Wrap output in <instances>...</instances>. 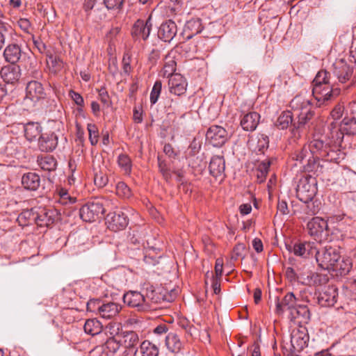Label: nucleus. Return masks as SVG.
I'll return each instance as SVG.
<instances>
[{"label": "nucleus", "instance_id": "f257e3e1", "mask_svg": "<svg viewBox=\"0 0 356 356\" xmlns=\"http://www.w3.org/2000/svg\"><path fill=\"white\" fill-rule=\"evenodd\" d=\"M314 102L312 99L306 98L302 95H296L290 102V106L298 116V121L293 118L291 111L282 112L277 119L275 126L280 129H285L289 125L293 129H299L303 128L308 122L313 118L312 111Z\"/></svg>", "mask_w": 356, "mask_h": 356}, {"label": "nucleus", "instance_id": "f03ea898", "mask_svg": "<svg viewBox=\"0 0 356 356\" xmlns=\"http://www.w3.org/2000/svg\"><path fill=\"white\" fill-rule=\"evenodd\" d=\"M334 140L325 142L323 140L314 139L310 141L311 148L316 151V153L325 161L339 163L344 159V153L337 147Z\"/></svg>", "mask_w": 356, "mask_h": 356}, {"label": "nucleus", "instance_id": "7ed1b4c3", "mask_svg": "<svg viewBox=\"0 0 356 356\" xmlns=\"http://www.w3.org/2000/svg\"><path fill=\"white\" fill-rule=\"evenodd\" d=\"M111 204V201L106 197H95L81 207L80 217L83 221L94 222L104 215Z\"/></svg>", "mask_w": 356, "mask_h": 356}, {"label": "nucleus", "instance_id": "20e7f679", "mask_svg": "<svg viewBox=\"0 0 356 356\" xmlns=\"http://www.w3.org/2000/svg\"><path fill=\"white\" fill-rule=\"evenodd\" d=\"M330 135L335 143H341L343 136L354 135L356 134V118L353 116H346L338 124L332 122L330 124Z\"/></svg>", "mask_w": 356, "mask_h": 356}, {"label": "nucleus", "instance_id": "39448f33", "mask_svg": "<svg viewBox=\"0 0 356 356\" xmlns=\"http://www.w3.org/2000/svg\"><path fill=\"white\" fill-rule=\"evenodd\" d=\"M314 254L318 266L323 270L329 271L341 259L340 250L337 246L326 245L319 250L316 248Z\"/></svg>", "mask_w": 356, "mask_h": 356}, {"label": "nucleus", "instance_id": "423d86ee", "mask_svg": "<svg viewBox=\"0 0 356 356\" xmlns=\"http://www.w3.org/2000/svg\"><path fill=\"white\" fill-rule=\"evenodd\" d=\"M309 334L306 327H300L293 330L291 334V344L289 348H285L286 356H300V353L307 346Z\"/></svg>", "mask_w": 356, "mask_h": 356}, {"label": "nucleus", "instance_id": "0eeeda50", "mask_svg": "<svg viewBox=\"0 0 356 356\" xmlns=\"http://www.w3.org/2000/svg\"><path fill=\"white\" fill-rule=\"evenodd\" d=\"M316 178L312 175L302 177L297 185L296 195L305 203L312 201L317 192Z\"/></svg>", "mask_w": 356, "mask_h": 356}, {"label": "nucleus", "instance_id": "6e6552de", "mask_svg": "<svg viewBox=\"0 0 356 356\" xmlns=\"http://www.w3.org/2000/svg\"><path fill=\"white\" fill-rule=\"evenodd\" d=\"M340 93L339 88H334L330 84L314 87L312 95L314 98L316 106H321L326 102L337 97Z\"/></svg>", "mask_w": 356, "mask_h": 356}, {"label": "nucleus", "instance_id": "1a4fd4ad", "mask_svg": "<svg viewBox=\"0 0 356 356\" xmlns=\"http://www.w3.org/2000/svg\"><path fill=\"white\" fill-rule=\"evenodd\" d=\"M327 221L318 217L314 218L307 223L309 234L319 243L327 239Z\"/></svg>", "mask_w": 356, "mask_h": 356}, {"label": "nucleus", "instance_id": "9d476101", "mask_svg": "<svg viewBox=\"0 0 356 356\" xmlns=\"http://www.w3.org/2000/svg\"><path fill=\"white\" fill-rule=\"evenodd\" d=\"M314 245V243L300 240L285 243L286 248L290 253L302 259H306L315 253L316 248Z\"/></svg>", "mask_w": 356, "mask_h": 356}, {"label": "nucleus", "instance_id": "9b49d317", "mask_svg": "<svg viewBox=\"0 0 356 356\" xmlns=\"http://www.w3.org/2000/svg\"><path fill=\"white\" fill-rule=\"evenodd\" d=\"M207 140L214 147H221L228 139L226 129L220 126H211L206 134Z\"/></svg>", "mask_w": 356, "mask_h": 356}, {"label": "nucleus", "instance_id": "f8f14e48", "mask_svg": "<svg viewBox=\"0 0 356 356\" xmlns=\"http://www.w3.org/2000/svg\"><path fill=\"white\" fill-rule=\"evenodd\" d=\"M106 222L110 230L118 232L124 229L127 226L128 218L122 211H116L107 215Z\"/></svg>", "mask_w": 356, "mask_h": 356}, {"label": "nucleus", "instance_id": "ddd939ff", "mask_svg": "<svg viewBox=\"0 0 356 356\" xmlns=\"http://www.w3.org/2000/svg\"><path fill=\"white\" fill-rule=\"evenodd\" d=\"M45 97L46 92L40 82L31 81L27 83L26 87V99H30L33 103H36L44 99Z\"/></svg>", "mask_w": 356, "mask_h": 356}, {"label": "nucleus", "instance_id": "4468645a", "mask_svg": "<svg viewBox=\"0 0 356 356\" xmlns=\"http://www.w3.org/2000/svg\"><path fill=\"white\" fill-rule=\"evenodd\" d=\"M123 301L129 307L137 308L138 311H147L142 290L140 292L131 291L126 293L123 296Z\"/></svg>", "mask_w": 356, "mask_h": 356}, {"label": "nucleus", "instance_id": "2eb2a0df", "mask_svg": "<svg viewBox=\"0 0 356 356\" xmlns=\"http://www.w3.org/2000/svg\"><path fill=\"white\" fill-rule=\"evenodd\" d=\"M147 311L153 309L152 305L160 302L163 300V296L158 292L155 287L149 283H145L141 288Z\"/></svg>", "mask_w": 356, "mask_h": 356}, {"label": "nucleus", "instance_id": "dca6fc26", "mask_svg": "<svg viewBox=\"0 0 356 356\" xmlns=\"http://www.w3.org/2000/svg\"><path fill=\"white\" fill-rule=\"evenodd\" d=\"M58 140L57 135L53 131L42 133L38 138V147L42 152H52L58 145Z\"/></svg>", "mask_w": 356, "mask_h": 356}, {"label": "nucleus", "instance_id": "f3484780", "mask_svg": "<svg viewBox=\"0 0 356 356\" xmlns=\"http://www.w3.org/2000/svg\"><path fill=\"white\" fill-rule=\"evenodd\" d=\"M177 33V26L176 23L168 19L163 22L158 30V37L165 42H171Z\"/></svg>", "mask_w": 356, "mask_h": 356}, {"label": "nucleus", "instance_id": "a211bd4d", "mask_svg": "<svg viewBox=\"0 0 356 356\" xmlns=\"http://www.w3.org/2000/svg\"><path fill=\"white\" fill-rule=\"evenodd\" d=\"M186 79L180 74L172 75L168 80V87L170 93L177 96L184 95L187 88Z\"/></svg>", "mask_w": 356, "mask_h": 356}, {"label": "nucleus", "instance_id": "6ab92c4d", "mask_svg": "<svg viewBox=\"0 0 356 356\" xmlns=\"http://www.w3.org/2000/svg\"><path fill=\"white\" fill-rule=\"evenodd\" d=\"M296 305L297 300L293 293L289 292L281 300L279 298H276L275 312L277 314H282L288 311L290 314Z\"/></svg>", "mask_w": 356, "mask_h": 356}, {"label": "nucleus", "instance_id": "aec40b11", "mask_svg": "<svg viewBox=\"0 0 356 356\" xmlns=\"http://www.w3.org/2000/svg\"><path fill=\"white\" fill-rule=\"evenodd\" d=\"M209 172L216 179L220 181L225 178V162L223 156H213L209 165Z\"/></svg>", "mask_w": 356, "mask_h": 356}, {"label": "nucleus", "instance_id": "412c9836", "mask_svg": "<svg viewBox=\"0 0 356 356\" xmlns=\"http://www.w3.org/2000/svg\"><path fill=\"white\" fill-rule=\"evenodd\" d=\"M338 289L334 286H328L320 293L318 301L323 307H332L337 302Z\"/></svg>", "mask_w": 356, "mask_h": 356}, {"label": "nucleus", "instance_id": "4be33fe9", "mask_svg": "<svg viewBox=\"0 0 356 356\" xmlns=\"http://www.w3.org/2000/svg\"><path fill=\"white\" fill-rule=\"evenodd\" d=\"M0 74L6 83L14 84L21 76V69L19 65L15 64L8 65L1 68Z\"/></svg>", "mask_w": 356, "mask_h": 356}, {"label": "nucleus", "instance_id": "5701e85b", "mask_svg": "<svg viewBox=\"0 0 356 356\" xmlns=\"http://www.w3.org/2000/svg\"><path fill=\"white\" fill-rule=\"evenodd\" d=\"M177 54V52L176 51L171 50L165 56L163 67L160 72V76L169 79L176 74L177 62L175 58Z\"/></svg>", "mask_w": 356, "mask_h": 356}, {"label": "nucleus", "instance_id": "b1692460", "mask_svg": "<svg viewBox=\"0 0 356 356\" xmlns=\"http://www.w3.org/2000/svg\"><path fill=\"white\" fill-rule=\"evenodd\" d=\"M151 28L152 24L149 19L146 22L138 20L132 28L131 35L136 40H146L149 35Z\"/></svg>", "mask_w": 356, "mask_h": 356}, {"label": "nucleus", "instance_id": "393cba45", "mask_svg": "<svg viewBox=\"0 0 356 356\" xmlns=\"http://www.w3.org/2000/svg\"><path fill=\"white\" fill-rule=\"evenodd\" d=\"M289 318L298 323H307L310 320V312L306 305H296L289 314Z\"/></svg>", "mask_w": 356, "mask_h": 356}, {"label": "nucleus", "instance_id": "a878e982", "mask_svg": "<svg viewBox=\"0 0 356 356\" xmlns=\"http://www.w3.org/2000/svg\"><path fill=\"white\" fill-rule=\"evenodd\" d=\"M34 220L40 227H49L54 222L55 211L45 208L40 209L35 213Z\"/></svg>", "mask_w": 356, "mask_h": 356}, {"label": "nucleus", "instance_id": "bb28decb", "mask_svg": "<svg viewBox=\"0 0 356 356\" xmlns=\"http://www.w3.org/2000/svg\"><path fill=\"white\" fill-rule=\"evenodd\" d=\"M42 179L35 172H27L22 177V185L26 191H36L41 186Z\"/></svg>", "mask_w": 356, "mask_h": 356}, {"label": "nucleus", "instance_id": "cd10ccee", "mask_svg": "<svg viewBox=\"0 0 356 356\" xmlns=\"http://www.w3.org/2000/svg\"><path fill=\"white\" fill-rule=\"evenodd\" d=\"M260 120V115L257 112L244 114L241 119V126L243 130L253 131L257 127Z\"/></svg>", "mask_w": 356, "mask_h": 356}, {"label": "nucleus", "instance_id": "c85d7f7f", "mask_svg": "<svg viewBox=\"0 0 356 356\" xmlns=\"http://www.w3.org/2000/svg\"><path fill=\"white\" fill-rule=\"evenodd\" d=\"M202 20L200 18H193L188 20L185 24L184 33L187 40H190L194 35L202 31Z\"/></svg>", "mask_w": 356, "mask_h": 356}, {"label": "nucleus", "instance_id": "c756f323", "mask_svg": "<svg viewBox=\"0 0 356 356\" xmlns=\"http://www.w3.org/2000/svg\"><path fill=\"white\" fill-rule=\"evenodd\" d=\"M42 127L40 123L29 122L24 125L25 138L30 142L35 140L42 134Z\"/></svg>", "mask_w": 356, "mask_h": 356}, {"label": "nucleus", "instance_id": "7c9ffc66", "mask_svg": "<svg viewBox=\"0 0 356 356\" xmlns=\"http://www.w3.org/2000/svg\"><path fill=\"white\" fill-rule=\"evenodd\" d=\"M22 56L20 47L16 44H10L4 49L3 56L5 60L11 64L17 63Z\"/></svg>", "mask_w": 356, "mask_h": 356}, {"label": "nucleus", "instance_id": "2f4dec72", "mask_svg": "<svg viewBox=\"0 0 356 356\" xmlns=\"http://www.w3.org/2000/svg\"><path fill=\"white\" fill-rule=\"evenodd\" d=\"M320 159H321V156L317 154L309 156L307 160V163L303 165V170L318 175L319 173L323 172V165L319 163Z\"/></svg>", "mask_w": 356, "mask_h": 356}, {"label": "nucleus", "instance_id": "473e14b6", "mask_svg": "<svg viewBox=\"0 0 356 356\" xmlns=\"http://www.w3.org/2000/svg\"><path fill=\"white\" fill-rule=\"evenodd\" d=\"M316 151L313 150L310 147V143L307 145L295 149L291 154V159L302 163L304 160L308 159L309 156L315 154Z\"/></svg>", "mask_w": 356, "mask_h": 356}, {"label": "nucleus", "instance_id": "72a5a7b5", "mask_svg": "<svg viewBox=\"0 0 356 356\" xmlns=\"http://www.w3.org/2000/svg\"><path fill=\"white\" fill-rule=\"evenodd\" d=\"M121 309V305L118 303L114 302H104L103 301L99 315L104 318H111L116 316Z\"/></svg>", "mask_w": 356, "mask_h": 356}, {"label": "nucleus", "instance_id": "f704fd0d", "mask_svg": "<svg viewBox=\"0 0 356 356\" xmlns=\"http://www.w3.org/2000/svg\"><path fill=\"white\" fill-rule=\"evenodd\" d=\"M250 148L257 154H264L269 146V139L266 135L259 134L257 136V141L250 143Z\"/></svg>", "mask_w": 356, "mask_h": 356}, {"label": "nucleus", "instance_id": "c9c22d12", "mask_svg": "<svg viewBox=\"0 0 356 356\" xmlns=\"http://www.w3.org/2000/svg\"><path fill=\"white\" fill-rule=\"evenodd\" d=\"M165 346L172 353H178L182 347L179 336L175 332H169L165 337Z\"/></svg>", "mask_w": 356, "mask_h": 356}, {"label": "nucleus", "instance_id": "e433bc0d", "mask_svg": "<svg viewBox=\"0 0 356 356\" xmlns=\"http://www.w3.org/2000/svg\"><path fill=\"white\" fill-rule=\"evenodd\" d=\"M334 264V268H332L331 270L341 276L348 274L352 268V262L349 258L341 257L340 260L337 261Z\"/></svg>", "mask_w": 356, "mask_h": 356}, {"label": "nucleus", "instance_id": "4c0bfd02", "mask_svg": "<svg viewBox=\"0 0 356 356\" xmlns=\"http://www.w3.org/2000/svg\"><path fill=\"white\" fill-rule=\"evenodd\" d=\"M121 343L127 348H134L139 342L138 334L134 331L122 332Z\"/></svg>", "mask_w": 356, "mask_h": 356}, {"label": "nucleus", "instance_id": "58836bf2", "mask_svg": "<svg viewBox=\"0 0 356 356\" xmlns=\"http://www.w3.org/2000/svg\"><path fill=\"white\" fill-rule=\"evenodd\" d=\"M37 162L43 170L54 171L57 167L56 159L52 155L38 156Z\"/></svg>", "mask_w": 356, "mask_h": 356}, {"label": "nucleus", "instance_id": "ea45409f", "mask_svg": "<svg viewBox=\"0 0 356 356\" xmlns=\"http://www.w3.org/2000/svg\"><path fill=\"white\" fill-rule=\"evenodd\" d=\"M86 334L95 336L102 332L103 326L97 318L88 319L83 326Z\"/></svg>", "mask_w": 356, "mask_h": 356}, {"label": "nucleus", "instance_id": "a19ab883", "mask_svg": "<svg viewBox=\"0 0 356 356\" xmlns=\"http://www.w3.org/2000/svg\"><path fill=\"white\" fill-rule=\"evenodd\" d=\"M270 165V159H266L258 164L255 170L257 182L263 183L266 180Z\"/></svg>", "mask_w": 356, "mask_h": 356}, {"label": "nucleus", "instance_id": "79ce46f5", "mask_svg": "<svg viewBox=\"0 0 356 356\" xmlns=\"http://www.w3.org/2000/svg\"><path fill=\"white\" fill-rule=\"evenodd\" d=\"M142 356H159V347L148 340L143 341L140 346Z\"/></svg>", "mask_w": 356, "mask_h": 356}, {"label": "nucleus", "instance_id": "37998d69", "mask_svg": "<svg viewBox=\"0 0 356 356\" xmlns=\"http://www.w3.org/2000/svg\"><path fill=\"white\" fill-rule=\"evenodd\" d=\"M334 73L337 76L339 81L344 83L352 76L353 69L346 64H342L341 67H336Z\"/></svg>", "mask_w": 356, "mask_h": 356}, {"label": "nucleus", "instance_id": "c03bdc74", "mask_svg": "<svg viewBox=\"0 0 356 356\" xmlns=\"http://www.w3.org/2000/svg\"><path fill=\"white\" fill-rule=\"evenodd\" d=\"M188 165L197 172H202L207 166V161H204V154L195 155L187 157Z\"/></svg>", "mask_w": 356, "mask_h": 356}, {"label": "nucleus", "instance_id": "a18cd8bd", "mask_svg": "<svg viewBox=\"0 0 356 356\" xmlns=\"http://www.w3.org/2000/svg\"><path fill=\"white\" fill-rule=\"evenodd\" d=\"M105 334L108 338H120L122 336L121 326L118 323H109L104 330Z\"/></svg>", "mask_w": 356, "mask_h": 356}, {"label": "nucleus", "instance_id": "49530a36", "mask_svg": "<svg viewBox=\"0 0 356 356\" xmlns=\"http://www.w3.org/2000/svg\"><path fill=\"white\" fill-rule=\"evenodd\" d=\"M118 163L125 175H129L131 173L132 162L127 154H120L118 157Z\"/></svg>", "mask_w": 356, "mask_h": 356}, {"label": "nucleus", "instance_id": "de8ad7c7", "mask_svg": "<svg viewBox=\"0 0 356 356\" xmlns=\"http://www.w3.org/2000/svg\"><path fill=\"white\" fill-rule=\"evenodd\" d=\"M330 74L326 70H320L312 81V86H321L326 84H330Z\"/></svg>", "mask_w": 356, "mask_h": 356}, {"label": "nucleus", "instance_id": "09e8293b", "mask_svg": "<svg viewBox=\"0 0 356 356\" xmlns=\"http://www.w3.org/2000/svg\"><path fill=\"white\" fill-rule=\"evenodd\" d=\"M116 195L123 199H129L132 196L130 188L124 181H119L115 186Z\"/></svg>", "mask_w": 356, "mask_h": 356}, {"label": "nucleus", "instance_id": "8fccbe9b", "mask_svg": "<svg viewBox=\"0 0 356 356\" xmlns=\"http://www.w3.org/2000/svg\"><path fill=\"white\" fill-rule=\"evenodd\" d=\"M125 0H103V4L108 10L117 11L122 10Z\"/></svg>", "mask_w": 356, "mask_h": 356}, {"label": "nucleus", "instance_id": "3c124183", "mask_svg": "<svg viewBox=\"0 0 356 356\" xmlns=\"http://www.w3.org/2000/svg\"><path fill=\"white\" fill-rule=\"evenodd\" d=\"M47 63L51 64V71L56 73L63 67V62L60 57L52 54L48 55Z\"/></svg>", "mask_w": 356, "mask_h": 356}, {"label": "nucleus", "instance_id": "603ef678", "mask_svg": "<svg viewBox=\"0 0 356 356\" xmlns=\"http://www.w3.org/2000/svg\"><path fill=\"white\" fill-rule=\"evenodd\" d=\"M121 29L118 26L112 27L106 35V40L108 42L110 48L115 47V42L118 40V36L120 33Z\"/></svg>", "mask_w": 356, "mask_h": 356}, {"label": "nucleus", "instance_id": "864d4df0", "mask_svg": "<svg viewBox=\"0 0 356 356\" xmlns=\"http://www.w3.org/2000/svg\"><path fill=\"white\" fill-rule=\"evenodd\" d=\"M69 97L74 102V104L78 106L77 111L80 112L83 111V108L85 106L84 99L83 97L77 92L70 90L68 94Z\"/></svg>", "mask_w": 356, "mask_h": 356}, {"label": "nucleus", "instance_id": "5fc2aeb1", "mask_svg": "<svg viewBox=\"0 0 356 356\" xmlns=\"http://www.w3.org/2000/svg\"><path fill=\"white\" fill-rule=\"evenodd\" d=\"M162 90V83L161 81L157 80L155 81L153 88L152 89V91L150 92V102L151 104H155L160 96L161 92Z\"/></svg>", "mask_w": 356, "mask_h": 356}, {"label": "nucleus", "instance_id": "6e6d98bb", "mask_svg": "<svg viewBox=\"0 0 356 356\" xmlns=\"http://www.w3.org/2000/svg\"><path fill=\"white\" fill-rule=\"evenodd\" d=\"M87 129L89 134V140L92 145H95L98 142L99 131L97 127L92 123L87 125Z\"/></svg>", "mask_w": 356, "mask_h": 356}, {"label": "nucleus", "instance_id": "4d7b16f0", "mask_svg": "<svg viewBox=\"0 0 356 356\" xmlns=\"http://www.w3.org/2000/svg\"><path fill=\"white\" fill-rule=\"evenodd\" d=\"M121 346L120 338H108L105 343V347L111 353H115Z\"/></svg>", "mask_w": 356, "mask_h": 356}, {"label": "nucleus", "instance_id": "13d9d810", "mask_svg": "<svg viewBox=\"0 0 356 356\" xmlns=\"http://www.w3.org/2000/svg\"><path fill=\"white\" fill-rule=\"evenodd\" d=\"M103 301L99 299L90 300L87 303V310L100 314Z\"/></svg>", "mask_w": 356, "mask_h": 356}, {"label": "nucleus", "instance_id": "bf43d9fd", "mask_svg": "<svg viewBox=\"0 0 356 356\" xmlns=\"http://www.w3.org/2000/svg\"><path fill=\"white\" fill-rule=\"evenodd\" d=\"M202 146V143L197 138H194L191 143L188 150L187 157L197 155Z\"/></svg>", "mask_w": 356, "mask_h": 356}, {"label": "nucleus", "instance_id": "052dcab7", "mask_svg": "<svg viewBox=\"0 0 356 356\" xmlns=\"http://www.w3.org/2000/svg\"><path fill=\"white\" fill-rule=\"evenodd\" d=\"M245 250V246L243 243H238L236 244L232 251L231 255V259L234 261H236L238 259H243L244 257V252Z\"/></svg>", "mask_w": 356, "mask_h": 356}, {"label": "nucleus", "instance_id": "680f3d73", "mask_svg": "<svg viewBox=\"0 0 356 356\" xmlns=\"http://www.w3.org/2000/svg\"><path fill=\"white\" fill-rule=\"evenodd\" d=\"M158 165L159 171L163 175V177L168 180L171 177L170 169L168 167L165 161L163 160L160 156H158Z\"/></svg>", "mask_w": 356, "mask_h": 356}, {"label": "nucleus", "instance_id": "e2e57ef3", "mask_svg": "<svg viewBox=\"0 0 356 356\" xmlns=\"http://www.w3.org/2000/svg\"><path fill=\"white\" fill-rule=\"evenodd\" d=\"M122 70L125 74L129 75L131 67V55L129 52H125L122 58Z\"/></svg>", "mask_w": 356, "mask_h": 356}, {"label": "nucleus", "instance_id": "0e129e2a", "mask_svg": "<svg viewBox=\"0 0 356 356\" xmlns=\"http://www.w3.org/2000/svg\"><path fill=\"white\" fill-rule=\"evenodd\" d=\"M344 107L341 104H337L334 106L330 113V116L333 119V122H337L339 120L343 113Z\"/></svg>", "mask_w": 356, "mask_h": 356}, {"label": "nucleus", "instance_id": "69168bd1", "mask_svg": "<svg viewBox=\"0 0 356 356\" xmlns=\"http://www.w3.org/2000/svg\"><path fill=\"white\" fill-rule=\"evenodd\" d=\"M34 217H35V213L33 211V209L31 210H25L23 211L17 218V220L19 223H24L26 224V220L32 218L34 220Z\"/></svg>", "mask_w": 356, "mask_h": 356}, {"label": "nucleus", "instance_id": "338daca9", "mask_svg": "<svg viewBox=\"0 0 356 356\" xmlns=\"http://www.w3.org/2000/svg\"><path fill=\"white\" fill-rule=\"evenodd\" d=\"M95 184L98 187H104L108 183V177L105 175L100 173H96L94 177Z\"/></svg>", "mask_w": 356, "mask_h": 356}, {"label": "nucleus", "instance_id": "774afa93", "mask_svg": "<svg viewBox=\"0 0 356 356\" xmlns=\"http://www.w3.org/2000/svg\"><path fill=\"white\" fill-rule=\"evenodd\" d=\"M99 97L102 104L106 105V106H109L110 105V98L109 95L104 88H102L99 90Z\"/></svg>", "mask_w": 356, "mask_h": 356}]
</instances>
